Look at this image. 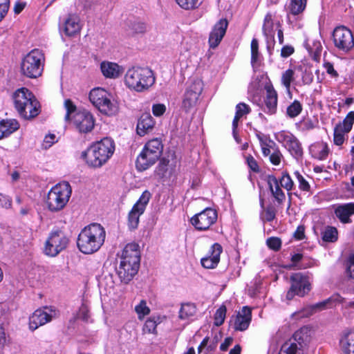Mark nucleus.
<instances>
[{"mask_svg": "<svg viewBox=\"0 0 354 354\" xmlns=\"http://www.w3.org/2000/svg\"><path fill=\"white\" fill-rule=\"evenodd\" d=\"M335 216L342 223L351 222L350 217L354 214V203L337 205L334 211Z\"/></svg>", "mask_w": 354, "mask_h": 354, "instance_id": "obj_22", "label": "nucleus"}, {"mask_svg": "<svg viewBox=\"0 0 354 354\" xmlns=\"http://www.w3.org/2000/svg\"><path fill=\"white\" fill-rule=\"evenodd\" d=\"M266 243L268 248L274 251H278L281 246V239L277 237H270L267 239Z\"/></svg>", "mask_w": 354, "mask_h": 354, "instance_id": "obj_46", "label": "nucleus"}, {"mask_svg": "<svg viewBox=\"0 0 354 354\" xmlns=\"http://www.w3.org/2000/svg\"><path fill=\"white\" fill-rule=\"evenodd\" d=\"M58 314V311L52 307L45 306L43 309L36 310L29 319L30 328L36 330L40 326L50 322L53 317H57Z\"/></svg>", "mask_w": 354, "mask_h": 354, "instance_id": "obj_15", "label": "nucleus"}, {"mask_svg": "<svg viewBox=\"0 0 354 354\" xmlns=\"http://www.w3.org/2000/svg\"><path fill=\"white\" fill-rule=\"evenodd\" d=\"M89 100L98 110L108 115L116 111L115 106L111 102L110 94L102 88H93L89 93Z\"/></svg>", "mask_w": 354, "mask_h": 354, "instance_id": "obj_10", "label": "nucleus"}, {"mask_svg": "<svg viewBox=\"0 0 354 354\" xmlns=\"http://www.w3.org/2000/svg\"><path fill=\"white\" fill-rule=\"evenodd\" d=\"M346 274L352 279H354V254H351L346 263Z\"/></svg>", "mask_w": 354, "mask_h": 354, "instance_id": "obj_48", "label": "nucleus"}, {"mask_svg": "<svg viewBox=\"0 0 354 354\" xmlns=\"http://www.w3.org/2000/svg\"><path fill=\"white\" fill-rule=\"evenodd\" d=\"M324 68H326L327 73L331 75L333 77H337L338 73L334 69L333 65L330 62H326L324 64Z\"/></svg>", "mask_w": 354, "mask_h": 354, "instance_id": "obj_58", "label": "nucleus"}, {"mask_svg": "<svg viewBox=\"0 0 354 354\" xmlns=\"http://www.w3.org/2000/svg\"><path fill=\"white\" fill-rule=\"evenodd\" d=\"M227 26L228 21L226 19H221L215 24L209 37L211 48H214L220 44L225 35Z\"/></svg>", "mask_w": 354, "mask_h": 354, "instance_id": "obj_19", "label": "nucleus"}, {"mask_svg": "<svg viewBox=\"0 0 354 354\" xmlns=\"http://www.w3.org/2000/svg\"><path fill=\"white\" fill-rule=\"evenodd\" d=\"M79 17L75 15H70L64 23V31L68 36H73L80 31Z\"/></svg>", "mask_w": 354, "mask_h": 354, "instance_id": "obj_28", "label": "nucleus"}, {"mask_svg": "<svg viewBox=\"0 0 354 354\" xmlns=\"http://www.w3.org/2000/svg\"><path fill=\"white\" fill-rule=\"evenodd\" d=\"M344 299L339 294H334L328 299L319 302L312 306V310H322L326 308H332L337 304L344 302Z\"/></svg>", "mask_w": 354, "mask_h": 354, "instance_id": "obj_30", "label": "nucleus"}, {"mask_svg": "<svg viewBox=\"0 0 354 354\" xmlns=\"http://www.w3.org/2000/svg\"><path fill=\"white\" fill-rule=\"evenodd\" d=\"M71 187L68 182H63L55 185L48 192L46 204L52 212L62 209L67 204L71 195Z\"/></svg>", "mask_w": 354, "mask_h": 354, "instance_id": "obj_8", "label": "nucleus"}, {"mask_svg": "<svg viewBox=\"0 0 354 354\" xmlns=\"http://www.w3.org/2000/svg\"><path fill=\"white\" fill-rule=\"evenodd\" d=\"M226 307L224 305L220 306V308L216 311L214 315V324L217 326L222 325L224 322L225 315H226Z\"/></svg>", "mask_w": 354, "mask_h": 354, "instance_id": "obj_39", "label": "nucleus"}, {"mask_svg": "<svg viewBox=\"0 0 354 354\" xmlns=\"http://www.w3.org/2000/svg\"><path fill=\"white\" fill-rule=\"evenodd\" d=\"M332 36L335 46L340 50L348 52L354 46L353 34L344 26L336 27Z\"/></svg>", "mask_w": 354, "mask_h": 354, "instance_id": "obj_13", "label": "nucleus"}, {"mask_svg": "<svg viewBox=\"0 0 354 354\" xmlns=\"http://www.w3.org/2000/svg\"><path fill=\"white\" fill-rule=\"evenodd\" d=\"M151 194L148 191H145L140 196L138 201L134 204L128 216V225L129 228L134 230L138 227L139 218L145 210L146 205L149 201Z\"/></svg>", "mask_w": 354, "mask_h": 354, "instance_id": "obj_16", "label": "nucleus"}, {"mask_svg": "<svg viewBox=\"0 0 354 354\" xmlns=\"http://www.w3.org/2000/svg\"><path fill=\"white\" fill-rule=\"evenodd\" d=\"M295 175L296 176L299 183V188L303 190L308 192L310 190V185L304 179V178L302 176L301 174L299 171H295Z\"/></svg>", "mask_w": 354, "mask_h": 354, "instance_id": "obj_51", "label": "nucleus"}, {"mask_svg": "<svg viewBox=\"0 0 354 354\" xmlns=\"http://www.w3.org/2000/svg\"><path fill=\"white\" fill-rule=\"evenodd\" d=\"M196 313V306L193 304H183L179 312V317L182 319H188Z\"/></svg>", "mask_w": 354, "mask_h": 354, "instance_id": "obj_34", "label": "nucleus"}, {"mask_svg": "<svg viewBox=\"0 0 354 354\" xmlns=\"http://www.w3.org/2000/svg\"><path fill=\"white\" fill-rule=\"evenodd\" d=\"M321 234L322 241L326 243H334L338 239V232L335 227L327 226Z\"/></svg>", "mask_w": 354, "mask_h": 354, "instance_id": "obj_32", "label": "nucleus"}, {"mask_svg": "<svg viewBox=\"0 0 354 354\" xmlns=\"http://www.w3.org/2000/svg\"><path fill=\"white\" fill-rule=\"evenodd\" d=\"M45 56L41 50L33 49L21 59L20 72L22 75L30 79L40 77L43 73Z\"/></svg>", "mask_w": 354, "mask_h": 354, "instance_id": "obj_6", "label": "nucleus"}, {"mask_svg": "<svg viewBox=\"0 0 354 354\" xmlns=\"http://www.w3.org/2000/svg\"><path fill=\"white\" fill-rule=\"evenodd\" d=\"M140 252L138 244H127L122 250L117 273L122 281L128 283L137 274L140 268Z\"/></svg>", "mask_w": 354, "mask_h": 354, "instance_id": "obj_1", "label": "nucleus"}, {"mask_svg": "<svg viewBox=\"0 0 354 354\" xmlns=\"http://www.w3.org/2000/svg\"><path fill=\"white\" fill-rule=\"evenodd\" d=\"M19 128L17 120H6L0 122V140L10 136Z\"/></svg>", "mask_w": 354, "mask_h": 354, "instance_id": "obj_29", "label": "nucleus"}, {"mask_svg": "<svg viewBox=\"0 0 354 354\" xmlns=\"http://www.w3.org/2000/svg\"><path fill=\"white\" fill-rule=\"evenodd\" d=\"M0 205L5 207H9L11 206V201L8 196L0 193Z\"/></svg>", "mask_w": 354, "mask_h": 354, "instance_id": "obj_59", "label": "nucleus"}, {"mask_svg": "<svg viewBox=\"0 0 354 354\" xmlns=\"http://www.w3.org/2000/svg\"><path fill=\"white\" fill-rule=\"evenodd\" d=\"M259 57V42L254 38L251 41V62L255 63Z\"/></svg>", "mask_w": 354, "mask_h": 354, "instance_id": "obj_45", "label": "nucleus"}, {"mask_svg": "<svg viewBox=\"0 0 354 354\" xmlns=\"http://www.w3.org/2000/svg\"><path fill=\"white\" fill-rule=\"evenodd\" d=\"M26 6V3L17 2L15 5L14 11L16 14L20 13Z\"/></svg>", "mask_w": 354, "mask_h": 354, "instance_id": "obj_64", "label": "nucleus"}, {"mask_svg": "<svg viewBox=\"0 0 354 354\" xmlns=\"http://www.w3.org/2000/svg\"><path fill=\"white\" fill-rule=\"evenodd\" d=\"M73 122L80 133L91 132L95 126L93 116L88 111H78L73 116Z\"/></svg>", "mask_w": 354, "mask_h": 354, "instance_id": "obj_18", "label": "nucleus"}, {"mask_svg": "<svg viewBox=\"0 0 354 354\" xmlns=\"http://www.w3.org/2000/svg\"><path fill=\"white\" fill-rule=\"evenodd\" d=\"M89 317V310L88 306L84 304H82L77 314V317L83 320L84 322H88Z\"/></svg>", "mask_w": 354, "mask_h": 354, "instance_id": "obj_47", "label": "nucleus"}, {"mask_svg": "<svg viewBox=\"0 0 354 354\" xmlns=\"http://www.w3.org/2000/svg\"><path fill=\"white\" fill-rule=\"evenodd\" d=\"M233 339L232 337H226L224 342L221 344L220 348L221 351H225L227 350L230 345L232 343Z\"/></svg>", "mask_w": 354, "mask_h": 354, "instance_id": "obj_60", "label": "nucleus"}, {"mask_svg": "<svg viewBox=\"0 0 354 354\" xmlns=\"http://www.w3.org/2000/svg\"><path fill=\"white\" fill-rule=\"evenodd\" d=\"M294 237L297 240H302L305 237V227L304 225H299L294 233Z\"/></svg>", "mask_w": 354, "mask_h": 354, "instance_id": "obj_56", "label": "nucleus"}, {"mask_svg": "<svg viewBox=\"0 0 354 354\" xmlns=\"http://www.w3.org/2000/svg\"><path fill=\"white\" fill-rule=\"evenodd\" d=\"M236 115L242 118L244 115H246L250 113V107L245 103H239L236 106Z\"/></svg>", "mask_w": 354, "mask_h": 354, "instance_id": "obj_50", "label": "nucleus"}, {"mask_svg": "<svg viewBox=\"0 0 354 354\" xmlns=\"http://www.w3.org/2000/svg\"><path fill=\"white\" fill-rule=\"evenodd\" d=\"M68 243V239L62 231H56L50 235L46 242L45 253L50 257H55L64 250Z\"/></svg>", "mask_w": 354, "mask_h": 354, "instance_id": "obj_14", "label": "nucleus"}, {"mask_svg": "<svg viewBox=\"0 0 354 354\" xmlns=\"http://www.w3.org/2000/svg\"><path fill=\"white\" fill-rule=\"evenodd\" d=\"M294 53V48L292 46H286L281 49V55L283 57H287Z\"/></svg>", "mask_w": 354, "mask_h": 354, "instance_id": "obj_57", "label": "nucleus"}, {"mask_svg": "<svg viewBox=\"0 0 354 354\" xmlns=\"http://www.w3.org/2000/svg\"><path fill=\"white\" fill-rule=\"evenodd\" d=\"M101 71L102 74L109 78H116L122 73L120 66L113 62H102Z\"/></svg>", "mask_w": 354, "mask_h": 354, "instance_id": "obj_31", "label": "nucleus"}, {"mask_svg": "<svg viewBox=\"0 0 354 354\" xmlns=\"http://www.w3.org/2000/svg\"><path fill=\"white\" fill-rule=\"evenodd\" d=\"M105 236V230L100 224L89 225L79 234L77 248L84 254H93L99 250L104 244Z\"/></svg>", "mask_w": 354, "mask_h": 354, "instance_id": "obj_2", "label": "nucleus"}, {"mask_svg": "<svg viewBox=\"0 0 354 354\" xmlns=\"http://www.w3.org/2000/svg\"><path fill=\"white\" fill-rule=\"evenodd\" d=\"M212 255L201 259V265L205 268H214L220 261V255L222 252V247L218 243H214L212 247Z\"/></svg>", "mask_w": 354, "mask_h": 354, "instance_id": "obj_24", "label": "nucleus"}, {"mask_svg": "<svg viewBox=\"0 0 354 354\" xmlns=\"http://www.w3.org/2000/svg\"><path fill=\"white\" fill-rule=\"evenodd\" d=\"M267 178V183L272 196L278 203H283L286 199V196L279 185L278 179L274 175H268Z\"/></svg>", "mask_w": 354, "mask_h": 354, "instance_id": "obj_25", "label": "nucleus"}, {"mask_svg": "<svg viewBox=\"0 0 354 354\" xmlns=\"http://www.w3.org/2000/svg\"><path fill=\"white\" fill-rule=\"evenodd\" d=\"M6 342V337L4 328L0 326V350L4 347Z\"/></svg>", "mask_w": 354, "mask_h": 354, "instance_id": "obj_61", "label": "nucleus"}, {"mask_svg": "<svg viewBox=\"0 0 354 354\" xmlns=\"http://www.w3.org/2000/svg\"><path fill=\"white\" fill-rule=\"evenodd\" d=\"M252 319V309L248 306H244L241 312L239 313L234 324L236 330L243 331L246 330Z\"/></svg>", "mask_w": 354, "mask_h": 354, "instance_id": "obj_20", "label": "nucleus"}, {"mask_svg": "<svg viewBox=\"0 0 354 354\" xmlns=\"http://www.w3.org/2000/svg\"><path fill=\"white\" fill-rule=\"evenodd\" d=\"M13 100L15 109L24 119L30 120L39 114L40 104L28 88L17 89L13 94Z\"/></svg>", "mask_w": 354, "mask_h": 354, "instance_id": "obj_4", "label": "nucleus"}, {"mask_svg": "<svg viewBox=\"0 0 354 354\" xmlns=\"http://www.w3.org/2000/svg\"><path fill=\"white\" fill-rule=\"evenodd\" d=\"M265 89L266 91L265 104L268 112L273 114L277 110V93L272 85H266Z\"/></svg>", "mask_w": 354, "mask_h": 354, "instance_id": "obj_27", "label": "nucleus"}, {"mask_svg": "<svg viewBox=\"0 0 354 354\" xmlns=\"http://www.w3.org/2000/svg\"><path fill=\"white\" fill-rule=\"evenodd\" d=\"M266 218L268 221H272L275 218V212L272 208H267Z\"/></svg>", "mask_w": 354, "mask_h": 354, "instance_id": "obj_63", "label": "nucleus"}, {"mask_svg": "<svg viewBox=\"0 0 354 354\" xmlns=\"http://www.w3.org/2000/svg\"><path fill=\"white\" fill-rule=\"evenodd\" d=\"M246 162L250 167V169L255 172V173H259L260 172V167L257 162V160L254 158V157L251 155H249L246 157Z\"/></svg>", "mask_w": 354, "mask_h": 354, "instance_id": "obj_49", "label": "nucleus"}, {"mask_svg": "<svg viewBox=\"0 0 354 354\" xmlns=\"http://www.w3.org/2000/svg\"><path fill=\"white\" fill-rule=\"evenodd\" d=\"M306 0H290V12L294 15L301 13L306 8Z\"/></svg>", "mask_w": 354, "mask_h": 354, "instance_id": "obj_33", "label": "nucleus"}, {"mask_svg": "<svg viewBox=\"0 0 354 354\" xmlns=\"http://www.w3.org/2000/svg\"><path fill=\"white\" fill-rule=\"evenodd\" d=\"M282 157L281 153L279 150H276L270 156V161L274 165H278L281 162Z\"/></svg>", "mask_w": 354, "mask_h": 354, "instance_id": "obj_53", "label": "nucleus"}, {"mask_svg": "<svg viewBox=\"0 0 354 354\" xmlns=\"http://www.w3.org/2000/svg\"><path fill=\"white\" fill-rule=\"evenodd\" d=\"M342 354H354V330L344 331L339 339Z\"/></svg>", "mask_w": 354, "mask_h": 354, "instance_id": "obj_21", "label": "nucleus"}, {"mask_svg": "<svg viewBox=\"0 0 354 354\" xmlns=\"http://www.w3.org/2000/svg\"><path fill=\"white\" fill-rule=\"evenodd\" d=\"M132 29L136 33H143L147 30V26L143 22H136L133 24Z\"/></svg>", "mask_w": 354, "mask_h": 354, "instance_id": "obj_55", "label": "nucleus"}, {"mask_svg": "<svg viewBox=\"0 0 354 354\" xmlns=\"http://www.w3.org/2000/svg\"><path fill=\"white\" fill-rule=\"evenodd\" d=\"M166 111V106L163 104H153L152 112L155 116L159 117L162 115Z\"/></svg>", "mask_w": 354, "mask_h": 354, "instance_id": "obj_52", "label": "nucleus"}, {"mask_svg": "<svg viewBox=\"0 0 354 354\" xmlns=\"http://www.w3.org/2000/svg\"><path fill=\"white\" fill-rule=\"evenodd\" d=\"M283 142L285 147L290 153L296 158L302 156L303 150L299 140L292 135H286L284 136Z\"/></svg>", "mask_w": 354, "mask_h": 354, "instance_id": "obj_26", "label": "nucleus"}, {"mask_svg": "<svg viewBox=\"0 0 354 354\" xmlns=\"http://www.w3.org/2000/svg\"><path fill=\"white\" fill-rule=\"evenodd\" d=\"M353 123L354 111H350L341 124L344 131H346V133H348L351 130Z\"/></svg>", "mask_w": 354, "mask_h": 354, "instance_id": "obj_43", "label": "nucleus"}, {"mask_svg": "<svg viewBox=\"0 0 354 354\" xmlns=\"http://www.w3.org/2000/svg\"><path fill=\"white\" fill-rule=\"evenodd\" d=\"M155 121L150 113H142L137 124V133L140 136H144L153 129Z\"/></svg>", "mask_w": 354, "mask_h": 354, "instance_id": "obj_23", "label": "nucleus"}, {"mask_svg": "<svg viewBox=\"0 0 354 354\" xmlns=\"http://www.w3.org/2000/svg\"><path fill=\"white\" fill-rule=\"evenodd\" d=\"M291 286L286 294V299L291 300L295 295L304 297L310 290L308 277L300 272L294 273L290 277Z\"/></svg>", "mask_w": 354, "mask_h": 354, "instance_id": "obj_12", "label": "nucleus"}, {"mask_svg": "<svg viewBox=\"0 0 354 354\" xmlns=\"http://www.w3.org/2000/svg\"><path fill=\"white\" fill-rule=\"evenodd\" d=\"M310 329L304 326L281 346L279 354H304V348L310 338Z\"/></svg>", "mask_w": 354, "mask_h": 354, "instance_id": "obj_9", "label": "nucleus"}, {"mask_svg": "<svg viewBox=\"0 0 354 354\" xmlns=\"http://www.w3.org/2000/svg\"><path fill=\"white\" fill-rule=\"evenodd\" d=\"M157 325L158 324L155 319L150 317L146 320L142 328V331L144 333L157 335Z\"/></svg>", "mask_w": 354, "mask_h": 354, "instance_id": "obj_36", "label": "nucleus"}, {"mask_svg": "<svg viewBox=\"0 0 354 354\" xmlns=\"http://www.w3.org/2000/svg\"><path fill=\"white\" fill-rule=\"evenodd\" d=\"M295 71L292 69L286 70L281 76V82L283 86L289 90L290 84L294 80Z\"/></svg>", "mask_w": 354, "mask_h": 354, "instance_id": "obj_41", "label": "nucleus"}, {"mask_svg": "<svg viewBox=\"0 0 354 354\" xmlns=\"http://www.w3.org/2000/svg\"><path fill=\"white\" fill-rule=\"evenodd\" d=\"M272 28V21L271 15L268 14L266 16L263 24V31L265 35H268Z\"/></svg>", "mask_w": 354, "mask_h": 354, "instance_id": "obj_54", "label": "nucleus"}, {"mask_svg": "<svg viewBox=\"0 0 354 354\" xmlns=\"http://www.w3.org/2000/svg\"><path fill=\"white\" fill-rule=\"evenodd\" d=\"M135 310L140 319H143L145 315H147L150 313V310L149 307H147L145 300H142L140 304L136 306Z\"/></svg>", "mask_w": 354, "mask_h": 354, "instance_id": "obj_42", "label": "nucleus"}, {"mask_svg": "<svg viewBox=\"0 0 354 354\" xmlns=\"http://www.w3.org/2000/svg\"><path fill=\"white\" fill-rule=\"evenodd\" d=\"M64 107L66 110L65 120H69L71 119V115L75 113L77 107L70 99H67L64 101Z\"/></svg>", "mask_w": 354, "mask_h": 354, "instance_id": "obj_44", "label": "nucleus"}, {"mask_svg": "<svg viewBox=\"0 0 354 354\" xmlns=\"http://www.w3.org/2000/svg\"><path fill=\"white\" fill-rule=\"evenodd\" d=\"M278 180L280 185L287 191L292 190L294 183L288 172H283L282 176Z\"/></svg>", "mask_w": 354, "mask_h": 354, "instance_id": "obj_37", "label": "nucleus"}, {"mask_svg": "<svg viewBox=\"0 0 354 354\" xmlns=\"http://www.w3.org/2000/svg\"><path fill=\"white\" fill-rule=\"evenodd\" d=\"M344 133L346 131L343 129V127L339 122L337 124L334 129V138L333 141L336 145L340 146L344 142Z\"/></svg>", "mask_w": 354, "mask_h": 354, "instance_id": "obj_35", "label": "nucleus"}, {"mask_svg": "<svg viewBox=\"0 0 354 354\" xmlns=\"http://www.w3.org/2000/svg\"><path fill=\"white\" fill-rule=\"evenodd\" d=\"M156 81L153 72L149 68L133 67L125 75L127 86L137 92H143L152 86Z\"/></svg>", "mask_w": 354, "mask_h": 354, "instance_id": "obj_5", "label": "nucleus"}, {"mask_svg": "<svg viewBox=\"0 0 354 354\" xmlns=\"http://www.w3.org/2000/svg\"><path fill=\"white\" fill-rule=\"evenodd\" d=\"M217 217V212L214 209L207 207L194 215L191 218V223L196 230H206L216 221Z\"/></svg>", "mask_w": 354, "mask_h": 354, "instance_id": "obj_17", "label": "nucleus"}, {"mask_svg": "<svg viewBox=\"0 0 354 354\" xmlns=\"http://www.w3.org/2000/svg\"><path fill=\"white\" fill-rule=\"evenodd\" d=\"M115 144L112 139L104 138L83 151L82 157L87 164L93 167H100L113 154Z\"/></svg>", "mask_w": 354, "mask_h": 354, "instance_id": "obj_3", "label": "nucleus"}, {"mask_svg": "<svg viewBox=\"0 0 354 354\" xmlns=\"http://www.w3.org/2000/svg\"><path fill=\"white\" fill-rule=\"evenodd\" d=\"M203 89L201 80H196L187 88L182 100L181 109L189 113L194 109L199 102V97Z\"/></svg>", "mask_w": 354, "mask_h": 354, "instance_id": "obj_11", "label": "nucleus"}, {"mask_svg": "<svg viewBox=\"0 0 354 354\" xmlns=\"http://www.w3.org/2000/svg\"><path fill=\"white\" fill-rule=\"evenodd\" d=\"M163 151V145L160 139L149 140L136 160V167L144 171L153 165L159 160Z\"/></svg>", "mask_w": 354, "mask_h": 354, "instance_id": "obj_7", "label": "nucleus"}, {"mask_svg": "<svg viewBox=\"0 0 354 354\" xmlns=\"http://www.w3.org/2000/svg\"><path fill=\"white\" fill-rule=\"evenodd\" d=\"M178 5L184 10H189L198 8V0H176Z\"/></svg>", "mask_w": 354, "mask_h": 354, "instance_id": "obj_40", "label": "nucleus"}, {"mask_svg": "<svg viewBox=\"0 0 354 354\" xmlns=\"http://www.w3.org/2000/svg\"><path fill=\"white\" fill-rule=\"evenodd\" d=\"M169 160L163 158L160 160L158 167L159 169L162 171L163 172L167 170V166L169 165Z\"/></svg>", "mask_w": 354, "mask_h": 354, "instance_id": "obj_62", "label": "nucleus"}, {"mask_svg": "<svg viewBox=\"0 0 354 354\" xmlns=\"http://www.w3.org/2000/svg\"><path fill=\"white\" fill-rule=\"evenodd\" d=\"M302 107L300 102L297 100H295L290 106L287 108V115L290 118H295L297 116L301 111Z\"/></svg>", "mask_w": 354, "mask_h": 354, "instance_id": "obj_38", "label": "nucleus"}]
</instances>
